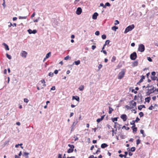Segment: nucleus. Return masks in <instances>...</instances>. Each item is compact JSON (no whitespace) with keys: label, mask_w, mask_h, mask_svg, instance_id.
Listing matches in <instances>:
<instances>
[{"label":"nucleus","mask_w":158,"mask_h":158,"mask_svg":"<svg viewBox=\"0 0 158 158\" xmlns=\"http://www.w3.org/2000/svg\"><path fill=\"white\" fill-rule=\"evenodd\" d=\"M135 150V148L134 147H132L131 149V152H134Z\"/></svg>","instance_id":"38"},{"label":"nucleus","mask_w":158,"mask_h":158,"mask_svg":"<svg viewBox=\"0 0 158 158\" xmlns=\"http://www.w3.org/2000/svg\"><path fill=\"white\" fill-rule=\"evenodd\" d=\"M58 158H62V155L60 154H59Z\"/></svg>","instance_id":"64"},{"label":"nucleus","mask_w":158,"mask_h":158,"mask_svg":"<svg viewBox=\"0 0 158 158\" xmlns=\"http://www.w3.org/2000/svg\"><path fill=\"white\" fill-rule=\"evenodd\" d=\"M27 31L29 34H35L37 32V31L36 30H33L32 31L30 29H28Z\"/></svg>","instance_id":"7"},{"label":"nucleus","mask_w":158,"mask_h":158,"mask_svg":"<svg viewBox=\"0 0 158 158\" xmlns=\"http://www.w3.org/2000/svg\"><path fill=\"white\" fill-rule=\"evenodd\" d=\"M35 12H34V13L32 14L31 15V18H32L33 17H34L35 16Z\"/></svg>","instance_id":"58"},{"label":"nucleus","mask_w":158,"mask_h":158,"mask_svg":"<svg viewBox=\"0 0 158 158\" xmlns=\"http://www.w3.org/2000/svg\"><path fill=\"white\" fill-rule=\"evenodd\" d=\"M125 107L127 109H131L133 108V107H130V106H129L128 105L126 106Z\"/></svg>","instance_id":"31"},{"label":"nucleus","mask_w":158,"mask_h":158,"mask_svg":"<svg viewBox=\"0 0 158 158\" xmlns=\"http://www.w3.org/2000/svg\"><path fill=\"white\" fill-rule=\"evenodd\" d=\"M145 78V77L143 75H142L141 77V78L140 79L139 82L137 83V84H138L139 83L142 82L143 81V80Z\"/></svg>","instance_id":"12"},{"label":"nucleus","mask_w":158,"mask_h":158,"mask_svg":"<svg viewBox=\"0 0 158 158\" xmlns=\"http://www.w3.org/2000/svg\"><path fill=\"white\" fill-rule=\"evenodd\" d=\"M118 28L117 27L114 26L112 27L111 29L113 30L116 31L117 29H118Z\"/></svg>","instance_id":"23"},{"label":"nucleus","mask_w":158,"mask_h":158,"mask_svg":"<svg viewBox=\"0 0 158 158\" xmlns=\"http://www.w3.org/2000/svg\"><path fill=\"white\" fill-rule=\"evenodd\" d=\"M27 55V53L25 51H23L21 53V56L23 57L26 58Z\"/></svg>","instance_id":"8"},{"label":"nucleus","mask_w":158,"mask_h":158,"mask_svg":"<svg viewBox=\"0 0 158 158\" xmlns=\"http://www.w3.org/2000/svg\"><path fill=\"white\" fill-rule=\"evenodd\" d=\"M53 75V73L52 72H50L48 74L49 76L50 77H52Z\"/></svg>","instance_id":"52"},{"label":"nucleus","mask_w":158,"mask_h":158,"mask_svg":"<svg viewBox=\"0 0 158 158\" xmlns=\"http://www.w3.org/2000/svg\"><path fill=\"white\" fill-rule=\"evenodd\" d=\"M3 45L5 47V49L6 50H9V48L8 45L6 44L3 43Z\"/></svg>","instance_id":"15"},{"label":"nucleus","mask_w":158,"mask_h":158,"mask_svg":"<svg viewBox=\"0 0 158 158\" xmlns=\"http://www.w3.org/2000/svg\"><path fill=\"white\" fill-rule=\"evenodd\" d=\"M112 120L114 122L115 121H117V118H112Z\"/></svg>","instance_id":"41"},{"label":"nucleus","mask_w":158,"mask_h":158,"mask_svg":"<svg viewBox=\"0 0 158 158\" xmlns=\"http://www.w3.org/2000/svg\"><path fill=\"white\" fill-rule=\"evenodd\" d=\"M78 123V121H77V120L76 121H75L73 123V125L74 126H75L76 124H77V123Z\"/></svg>","instance_id":"49"},{"label":"nucleus","mask_w":158,"mask_h":158,"mask_svg":"<svg viewBox=\"0 0 158 158\" xmlns=\"http://www.w3.org/2000/svg\"><path fill=\"white\" fill-rule=\"evenodd\" d=\"M114 109L111 107H109V114H111L112 112L114 111Z\"/></svg>","instance_id":"21"},{"label":"nucleus","mask_w":158,"mask_h":158,"mask_svg":"<svg viewBox=\"0 0 158 158\" xmlns=\"http://www.w3.org/2000/svg\"><path fill=\"white\" fill-rule=\"evenodd\" d=\"M108 145L105 143H103L101 144V148H104L108 146Z\"/></svg>","instance_id":"16"},{"label":"nucleus","mask_w":158,"mask_h":158,"mask_svg":"<svg viewBox=\"0 0 158 158\" xmlns=\"http://www.w3.org/2000/svg\"><path fill=\"white\" fill-rule=\"evenodd\" d=\"M147 59L150 62H152V59L150 57H148Z\"/></svg>","instance_id":"48"},{"label":"nucleus","mask_w":158,"mask_h":158,"mask_svg":"<svg viewBox=\"0 0 158 158\" xmlns=\"http://www.w3.org/2000/svg\"><path fill=\"white\" fill-rule=\"evenodd\" d=\"M98 15V14L97 12L94 13L92 16V18L94 19H96L97 18V17Z\"/></svg>","instance_id":"9"},{"label":"nucleus","mask_w":158,"mask_h":158,"mask_svg":"<svg viewBox=\"0 0 158 158\" xmlns=\"http://www.w3.org/2000/svg\"><path fill=\"white\" fill-rule=\"evenodd\" d=\"M100 148H98V149L97 150V151H96V152L95 153H94V154H97L98 152H100Z\"/></svg>","instance_id":"45"},{"label":"nucleus","mask_w":158,"mask_h":158,"mask_svg":"<svg viewBox=\"0 0 158 158\" xmlns=\"http://www.w3.org/2000/svg\"><path fill=\"white\" fill-rule=\"evenodd\" d=\"M102 120L100 118H99L97 119V122L98 123H99L100 122H101Z\"/></svg>","instance_id":"60"},{"label":"nucleus","mask_w":158,"mask_h":158,"mask_svg":"<svg viewBox=\"0 0 158 158\" xmlns=\"http://www.w3.org/2000/svg\"><path fill=\"white\" fill-rule=\"evenodd\" d=\"M130 57L131 60H134L137 58V54L136 52H134L131 53L130 56Z\"/></svg>","instance_id":"4"},{"label":"nucleus","mask_w":158,"mask_h":158,"mask_svg":"<svg viewBox=\"0 0 158 158\" xmlns=\"http://www.w3.org/2000/svg\"><path fill=\"white\" fill-rule=\"evenodd\" d=\"M133 132H136L137 130V128L136 127H134L133 128Z\"/></svg>","instance_id":"33"},{"label":"nucleus","mask_w":158,"mask_h":158,"mask_svg":"<svg viewBox=\"0 0 158 158\" xmlns=\"http://www.w3.org/2000/svg\"><path fill=\"white\" fill-rule=\"evenodd\" d=\"M140 140L139 139H138L136 141V144L137 145H138L140 143Z\"/></svg>","instance_id":"47"},{"label":"nucleus","mask_w":158,"mask_h":158,"mask_svg":"<svg viewBox=\"0 0 158 158\" xmlns=\"http://www.w3.org/2000/svg\"><path fill=\"white\" fill-rule=\"evenodd\" d=\"M123 128H124L126 130H129L130 129V128L129 127H126L125 126H123Z\"/></svg>","instance_id":"39"},{"label":"nucleus","mask_w":158,"mask_h":158,"mask_svg":"<svg viewBox=\"0 0 158 158\" xmlns=\"http://www.w3.org/2000/svg\"><path fill=\"white\" fill-rule=\"evenodd\" d=\"M156 78H157L156 77L154 76L151 77V78L152 80H153V81L155 80L156 79Z\"/></svg>","instance_id":"40"},{"label":"nucleus","mask_w":158,"mask_h":158,"mask_svg":"<svg viewBox=\"0 0 158 158\" xmlns=\"http://www.w3.org/2000/svg\"><path fill=\"white\" fill-rule=\"evenodd\" d=\"M95 35H98L100 34V32L99 31H97L95 32Z\"/></svg>","instance_id":"46"},{"label":"nucleus","mask_w":158,"mask_h":158,"mask_svg":"<svg viewBox=\"0 0 158 158\" xmlns=\"http://www.w3.org/2000/svg\"><path fill=\"white\" fill-rule=\"evenodd\" d=\"M29 154V153L24 152L23 153V156H26V158H29V156L28 155Z\"/></svg>","instance_id":"18"},{"label":"nucleus","mask_w":158,"mask_h":158,"mask_svg":"<svg viewBox=\"0 0 158 158\" xmlns=\"http://www.w3.org/2000/svg\"><path fill=\"white\" fill-rule=\"evenodd\" d=\"M96 48V46L95 45H93L92 46V49L93 50H94Z\"/></svg>","instance_id":"61"},{"label":"nucleus","mask_w":158,"mask_h":158,"mask_svg":"<svg viewBox=\"0 0 158 158\" xmlns=\"http://www.w3.org/2000/svg\"><path fill=\"white\" fill-rule=\"evenodd\" d=\"M116 59V57L115 56H113L112 58V59L111 60V61L114 62V61H115V60Z\"/></svg>","instance_id":"36"},{"label":"nucleus","mask_w":158,"mask_h":158,"mask_svg":"<svg viewBox=\"0 0 158 158\" xmlns=\"http://www.w3.org/2000/svg\"><path fill=\"white\" fill-rule=\"evenodd\" d=\"M152 75L153 76H155L156 75V72L154 71L152 72L151 73Z\"/></svg>","instance_id":"57"},{"label":"nucleus","mask_w":158,"mask_h":158,"mask_svg":"<svg viewBox=\"0 0 158 158\" xmlns=\"http://www.w3.org/2000/svg\"><path fill=\"white\" fill-rule=\"evenodd\" d=\"M140 120V119L138 117H137L136 118V119L135 120V122L136 123H137Z\"/></svg>","instance_id":"43"},{"label":"nucleus","mask_w":158,"mask_h":158,"mask_svg":"<svg viewBox=\"0 0 158 158\" xmlns=\"http://www.w3.org/2000/svg\"><path fill=\"white\" fill-rule=\"evenodd\" d=\"M58 73V71L57 70H55L54 71V73L55 74H57Z\"/></svg>","instance_id":"63"},{"label":"nucleus","mask_w":158,"mask_h":158,"mask_svg":"<svg viewBox=\"0 0 158 158\" xmlns=\"http://www.w3.org/2000/svg\"><path fill=\"white\" fill-rule=\"evenodd\" d=\"M110 42V41L109 40H106L105 42V44H104V46H106V45L108 44H109Z\"/></svg>","instance_id":"28"},{"label":"nucleus","mask_w":158,"mask_h":158,"mask_svg":"<svg viewBox=\"0 0 158 158\" xmlns=\"http://www.w3.org/2000/svg\"><path fill=\"white\" fill-rule=\"evenodd\" d=\"M151 100V98L150 97H148L145 98V100L146 102H147L148 103H149L150 102V101Z\"/></svg>","instance_id":"19"},{"label":"nucleus","mask_w":158,"mask_h":158,"mask_svg":"<svg viewBox=\"0 0 158 158\" xmlns=\"http://www.w3.org/2000/svg\"><path fill=\"white\" fill-rule=\"evenodd\" d=\"M154 86H152V87L151 89H148V90L150 92H152L154 90Z\"/></svg>","instance_id":"32"},{"label":"nucleus","mask_w":158,"mask_h":158,"mask_svg":"<svg viewBox=\"0 0 158 158\" xmlns=\"http://www.w3.org/2000/svg\"><path fill=\"white\" fill-rule=\"evenodd\" d=\"M74 150L73 149L69 148L67 151V152L68 153H70L72 152Z\"/></svg>","instance_id":"22"},{"label":"nucleus","mask_w":158,"mask_h":158,"mask_svg":"<svg viewBox=\"0 0 158 158\" xmlns=\"http://www.w3.org/2000/svg\"><path fill=\"white\" fill-rule=\"evenodd\" d=\"M145 105H141L139 106L138 107V109L140 110H141L142 108H145Z\"/></svg>","instance_id":"14"},{"label":"nucleus","mask_w":158,"mask_h":158,"mask_svg":"<svg viewBox=\"0 0 158 158\" xmlns=\"http://www.w3.org/2000/svg\"><path fill=\"white\" fill-rule=\"evenodd\" d=\"M133 102V101H132L130 102V103H131L132 105L133 106V107L135 106L136 105V103L135 102H134L133 103L132 102Z\"/></svg>","instance_id":"26"},{"label":"nucleus","mask_w":158,"mask_h":158,"mask_svg":"<svg viewBox=\"0 0 158 158\" xmlns=\"http://www.w3.org/2000/svg\"><path fill=\"white\" fill-rule=\"evenodd\" d=\"M102 65L101 64H99L98 66V68L99 70H100L102 67Z\"/></svg>","instance_id":"55"},{"label":"nucleus","mask_w":158,"mask_h":158,"mask_svg":"<svg viewBox=\"0 0 158 158\" xmlns=\"http://www.w3.org/2000/svg\"><path fill=\"white\" fill-rule=\"evenodd\" d=\"M125 72L126 69H122L118 74V79H122L124 76Z\"/></svg>","instance_id":"1"},{"label":"nucleus","mask_w":158,"mask_h":158,"mask_svg":"<svg viewBox=\"0 0 158 158\" xmlns=\"http://www.w3.org/2000/svg\"><path fill=\"white\" fill-rule=\"evenodd\" d=\"M153 106L152 105L148 109L150 110H152L153 109Z\"/></svg>","instance_id":"51"},{"label":"nucleus","mask_w":158,"mask_h":158,"mask_svg":"<svg viewBox=\"0 0 158 158\" xmlns=\"http://www.w3.org/2000/svg\"><path fill=\"white\" fill-rule=\"evenodd\" d=\"M152 85H150L148 84L146 87V88H149L150 87H152Z\"/></svg>","instance_id":"62"},{"label":"nucleus","mask_w":158,"mask_h":158,"mask_svg":"<svg viewBox=\"0 0 158 158\" xmlns=\"http://www.w3.org/2000/svg\"><path fill=\"white\" fill-rule=\"evenodd\" d=\"M106 35H103L102 36V38L103 40L105 39L106 38Z\"/></svg>","instance_id":"37"},{"label":"nucleus","mask_w":158,"mask_h":158,"mask_svg":"<svg viewBox=\"0 0 158 158\" xmlns=\"http://www.w3.org/2000/svg\"><path fill=\"white\" fill-rule=\"evenodd\" d=\"M119 22L118 20H116L115 21L114 24L115 25H117L119 24Z\"/></svg>","instance_id":"44"},{"label":"nucleus","mask_w":158,"mask_h":158,"mask_svg":"<svg viewBox=\"0 0 158 158\" xmlns=\"http://www.w3.org/2000/svg\"><path fill=\"white\" fill-rule=\"evenodd\" d=\"M131 92H134L135 94L137 93V91H135L134 89H132L131 90Z\"/></svg>","instance_id":"59"},{"label":"nucleus","mask_w":158,"mask_h":158,"mask_svg":"<svg viewBox=\"0 0 158 158\" xmlns=\"http://www.w3.org/2000/svg\"><path fill=\"white\" fill-rule=\"evenodd\" d=\"M69 56L68 55L64 57V59L65 60H68L69 59Z\"/></svg>","instance_id":"50"},{"label":"nucleus","mask_w":158,"mask_h":158,"mask_svg":"<svg viewBox=\"0 0 158 158\" xmlns=\"http://www.w3.org/2000/svg\"><path fill=\"white\" fill-rule=\"evenodd\" d=\"M55 89H56V88H55V86H52L50 90H55Z\"/></svg>","instance_id":"56"},{"label":"nucleus","mask_w":158,"mask_h":158,"mask_svg":"<svg viewBox=\"0 0 158 158\" xmlns=\"http://www.w3.org/2000/svg\"><path fill=\"white\" fill-rule=\"evenodd\" d=\"M40 19V17H38L37 19L35 20H34V22H38L39 19Z\"/></svg>","instance_id":"54"},{"label":"nucleus","mask_w":158,"mask_h":158,"mask_svg":"<svg viewBox=\"0 0 158 158\" xmlns=\"http://www.w3.org/2000/svg\"><path fill=\"white\" fill-rule=\"evenodd\" d=\"M139 115L140 117H142L143 116L144 114L143 112H141L139 113Z\"/></svg>","instance_id":"34"},{"label":"nucleus","mask_w":158,"mask_h":158,"mask_svg":"<svg viewBox=\"0 0 158 158\" xmlns=\"http://www.w3.org/2000/svg\"><path fill=\"white\" fill-rule=\"evenodd\" d=\"M138 62L137 61H135L133 62L132 66L133 67L136 66L138 65Z\"/></svg>","instance_id":"11"},{"label":"nucleus","mask_w":158,"mask_h":158,"mask_svg":"<svg viewBox=\"0 0 158 158\" xmlns=\"http://www.w3.org/2000/svg\"><path fill=\"white\" fill-rule=\"evenodd\" d=\"M6 56L7 58H8L9 59H11V56L10 55L8 54H6Z\"/></svg>","instance_id":"35"},{"label":"nucleus","mask_w":158,"mask_h":158,"mask_svg":"<svg viewBox=\"0 0 158 158\" xmlns=\"http://www.w3.org/2000/svg\"><path fill=\"white\" fill-rule=\"evenodd\" d=\"M135 120H132L131 122H130L131 125H133V126L131 127L132 128H133V127H134L135 126Z\"/></svg>","instance_id":"17"},{"label":"nucleus","mask_w":158,"mask_h":158,"mask_svg":"<svg viewBox=\"0 0 158 158\" xmlns=\"http://www.w3.org/2000/svg\"><path fill=\"white\" fill-rule=\"evenodd\" d=\"M82 10L81 7H78L76 12V14L77 15H80L82 12Z\"/></svg>","instance_id":"5"},{"label":"nucleus","mask_w":158,"mask_h":158,"mask_svg":"<svg viewBox=\"0 0 158 158\" xmlns=\"http://www.w3.org/2000/svg\"><path fill=\"white\" fill-rule=\"evenodd\" d=\"M134 27L135 26L134 24L129 26L126 28L124 33L126 34L129 31H131Z\"/></svg>","instance_id":"2"},{"label":"nucleus","mask_w":158,"mask_h":158,"mask_svg":"<svg viewBox=\"0 0 158 158\" xmlns=\"http://www.w3.org/2000/svg\"><path fill=\"white\" fill-rule=\"evenodd\" d=\"M75 63V64L76 65H78L80 63V60H78L77 61H75L74 63Z\"/></svg>","instance_id":"25"},{"label":"nucleus","mask_w":158,"mask_h":158,"mask_svg":"<svg viewBox=\"0 0 158 158\" xmlns=\"http://www.w3.org/2000/svg\"><path fill=\"white\" fill-rule=\"evenodd\" d=\"M125 154L124 155V158H126V156L128 154V152H124Z\"/></svg>","instance_id":"53"},{"label":"nucleus","mask_w":158,"mask_h":158,"mask_svg":"<svg viewBox=\"0 0 158 158\" xmlns=\"http://www.w3.org/2000/svg\"><path fill=\"white\" fill-rule=\"evenodd\" d=\"M27 16H20L19 17V19H26L27 18Z\"/></svg>","instance_id":"29"},{"label":"nucleus","mask_w":158,"mask_h":158,"mask_svg":"<svg viewBox=\"0 0 158 158\" xmlns=\"http://www.w3.org/2000/svg\"><path fill=\"white\" fill-rule=\"evenodd\" d=\"M51 52H49L46 54L45 57L48 59L51 56Z\"/></svg>","instance_id":"27"},{"label":"nucleus","mask_w":158,"mask_h":158,"mask_svg":"<svg viewBox=\"0 0 158 158\" xmlns=\"http://www.w3.org/2000/svg\"><path fill=\"white\" fill-rule=\"evenodd\" d=\"M145 50L144 46L142 44H140L139 45L138 50L140 52H143Z\"/></svg>","instance_id":"3"},{"label":"nucleus","mask_w":158,"mask_h":158,"mask_svg":"<svg viewBox=\"0 0 158 158\" xmlns=\"http://www.w3.org/2000/svg\"><path fill=\"white\" fill-rule=\"evenodd\" d=\"M68 146L70 148L74 149V146L73 144H69Z\"/></svg>","instance_id":"30"},{"label":"nucleus","mask_w":158,"mask_h":158,"mask_svg":"<svg viewBox=\"0 0 158 158\" xmlns=\"http://www.w3.org/2000/svg\"><path fill=\"white\" fill-rule=\"evenodd\" d=\"M24 102L26 103H27L29 102V100H28V99L27 98H25L24 99Z\"/></svg>","instance_id":"42"},{"label":"nucleus","mask_w":158,"mask_h":158,"mask_svg":"<svg viewBox=\"0 0 158 158\" xmlns=\"http://www.w3.org/2000/svg\"><path fill=\"white\" fill-rule=\"evenodd\" d=\"M72 99L73 100L75 99L77 101L79 102V100H80V98H79V97H78V96H73V97H72Z\"/></svg>","instance_id":"10"},{"label":"nucleus","mask_w":158,"mask_h":158,"mask_svg":"<svg viewBox=\"0 0 158 158\" xmlns=\"http://www.w3.org/2000/svg\"><path fill=\"white\" fill-rule=\"evenodd\" d=\"M155 91H156V89H155L152 92H149L150 91L148 90V91L146 92V95L149 96L151 94L154 93Z\"/></svg>","instance_id":"13"},{"label":"nucleus","mask_w":158,"mask_h":158,"mask_svg":"<svg viewBox=\"0 0 158 158\" xmlns=\"http://www.w3.org/2000/svg\"><path fill=\"white\" fill-rule=\"evenodd\" d=\"M81 91H82V90H83V89H84V86L83 85H80L79 88H78Z\"/></svg>","instance_id":"20"},{"label":"nucleus","mask_w":158,"mask_h":158,"mask_svg":"<svg viewBox=\"0 0 158 158\" xmlns=\"http://www.w3.org/2000/svg\"><path fill=\"white\" fill-rule=\"evenodd\" d=\"M110 6V4L109 2H106L105 3L104 6V8H106V6Z\"/></svg>","instance_id":"24"},{"label":"nucleus","mask_w":158,"mask_h":158,"mask_svg":"<svg viewBox=\"0 0 158 158\" xmlns=\"http://www.w3.org/2000/svg\"><path fill=\"white\" fill-rule=\"evenodd\" d=\"M120 118L123 119L124 122L126 121L127 119V116L125 114H123L121 115Z\"/></svg>","instance_id":"6"}]
</instances>
